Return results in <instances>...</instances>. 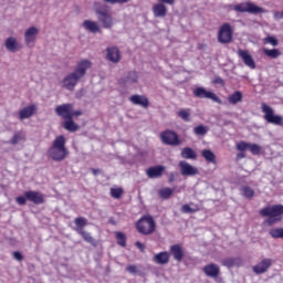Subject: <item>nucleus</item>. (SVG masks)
<instances>
[{
  "mask_svg": "<svg viewBox=\"0 0 283 283\" xmlns=\"http://www.w3.org/2000/svg\"><path fill=\"white\" fill-rule=\"evenodd\" d=\"M119 83H138V73L130 71L126 77L119 80Z\"/></svg>",
  "mask_w": 283,
  "mask_h": 283,
  "instance_id": "nucleus-32",
  "label": "nucleus"
},
{
  "mask_svg": "<svg viewBox=\"0 0 283 283\" xmlns=\"http://www.w3.org/2000/svg\"><path fill=\"white\" fill-rule=\"evenodd\" d=\"M237 54L240 56V59H242L247 67H250V70H255V60H253V56H251V53H249L248 50L240 49L238 50Z\"/></svg>",
  "mask_w": 283,
  "mask_h": 283,
  "instance_id": "nucleus-15",
  "label": "nucleus"
},
{
  "mask_svg": "<svg viewBox=\"0 0 283 283\" xmlns=\"http://www.w3.org/2000/svg\"><path fill=\"white\" fill-rule=\"evenodd\" d=\"M274 19H276L277 21H280V19H283V11H276L274 12Z\"/></svg>",
  "mask_w": 283,
  "mask_h": 283,
  "instance_id": "nucleus-53",
  "label": "nucleus"
},
{
  "mask_svg": "<svg viewBox=\"0 0 283 283\" xmlns=\"http://www.w3.org/2000/svg\"><path fill=\"white\" fill-rule=\"evenodd\" d=\"M271 264H273V261L271 259H263L261 262L252 268V271L256 275H262V273H266L269 269H271Z\"/></svg>",
  "mask_w": 283,
  "mask_h": 283,
  "instance_id": "nucleus-16",
  "label": "nucleus"
},
{
  "mask_svg": "<svg viewBox=\"0 0 283 283\" xmlns=\"http://www.w3.org/2000/svg\"><path fill=\"white\" fill-rule=\"evenodd\" d=\"M181 158L186 160H196L198 158V154L191 147H185L181 149Z\"/></svg>",
  "mask_w": 283,
  "mask_h": 283,
  "instance_id": "nucleus-29",
  "label": "nucleus"
},
{
  "mask_svg": "<svg viewBox=\"0 0 283 283\" xmlns=\"http://www.w3.org/2000/svg\"><path fill=\"white\" fill-rule=\"evenodd\" d=\"M202 271L207 277L216 279L220 275V265L216 263H209L203 266Z\"/></svg>",
  "mask_w": 283,
  "mask_h": 283,
  "instance_id": "nucleus-17",
  "label": "nucleus"
},
{
  "mask_svg": "<svg viewBox=\"0 0 283 283\" xmlns=\"http://www.w3.org/2000/svg\"><path fill=\"white\" fill-rule=\"evenodd\" d=\"M222 266H227V269H233V266H238L240 264V258H226L221 261Z\"/></svg>",
  "mask_w": 283,
  "mask_h": 283,
  "instance_id": "nucleus-30",
  "label": "nucleus"
},
{
  "mask_svg": "<svg viewBox=\"0 0 283 283\" xmlns=\"http://www.w3.org/2000/svg\"><path fill=\"white\" fill-rule=\"evenodd\" d=\"M160 140L164 145H169L170 147H178V145H181L182 143L178 133L170 129H166L160 133Z\"/></svg>",
  "mask_w": 283,
  "mask_h": 283,
  "instance_id": "nucleus-9",
  "label": "nucleus"
},
{
  "mask_svg": "<svg viewBox=\"0 0 283 283\" xmlns=\"http://www.w3.org/2000/svg\"><path fill=\"white\" fill-rule=\"evenodd\" d=\"M174 180H176V172H170L169 177H168L169 185H171V182H174Z\"/></svg>",
  "mask_w": 283,
  "mask_h": 283,
  "instance_id": "nucleus-52",
  "label": "nucleus"
},
{
  "mask_svg": "<svg viewBox=\"0 0 283 283\" xmlns=\"http://www.w3.org/2000/svg\"><path fill=\"white\" fill-rule=\"evenodd\" d=\"M13 258L14 260H17L18 262H23V254L19 251H14L13 252Z\"/></svg>",
  "mask_w": 283,
  "mask_h": 283,
  "instance_id": "nucleus-48",
  "label": "nucleus"
},
{
  "mask_svg": "<svg viewBox=\"0 0 283 283\" xmlns=\"http://www.w3.org/2000/svg\"><path fill=\"white\" fill-rule=\"evenodd\" d=\"M135 227L142 235H151L156 231V221L151 214H146L135 223Z\"/></svg>",
  "mask_w": 283,
  "mask_h": 283,
  "instance_id": "nucleus-4",
  "label": "nucleus"
},
{
  "mask_svg": "<svg viewBox=\"0 0 283 283\" xmlns=\"http://www.w3.org/2000/svg\"><path fill=\"white\" fill-rule=\"evenodd\" d=\"M217 39L223 45L233 41V27L229 22H224L219 27Z\"/></svg>",
  "mask_w": 283,
  "mask_h": 283,
  "instance_id": "nucleus-8",
  "label": "nucleus"
},
{
  "mask_svg": "<svg viewBox=\"0 0 283 283\" xmlns=\"http://www.w3.org/2000/svg\"><path fill=\"white\" fill-rule=\"evenodd\" d=\"M242 158H247V155L244 154V151H240V153L237 155V160H242Z\"/></svg>",
  "mask_w": 283,
  "mask_h": 283,
  "instance_id": "nucleus-54",
  "label": "nucleus"
},
{
  "mask_svg": "<svg viewBox=\"0 0 283 283\" xmlns=\"http://www.w3.org/2000/svg\"><path fill=\"white\" fill-rule=\"evenodd\" d=\"M91 171L93 176H98V172L101 171V169L92 168Z\"/></svg>",
  "mask_w": 283,
  "mask_h": 283,
  "instance_id": "nucleus-55",
  "label": "nucleus"
},
{
  "mask_svg": "<svg viewBox=\"0 0 283 283\" xmlns=\"http://www.w3.org/2000/svg\"><path fill=\"white\" fill-rule=\"evenodd\" d=\"M129 101L133 105H140V107H144L145 109L149 107V98L145 95H132Z\"/></svg>",
  "mask_w": 283,
  "mask_h": 283,
  "instance_id": "nucleus-20",
  "label": "nucleus"
},
{
  "mask_svg": "<svg viewBox=\"0 0 283 283\" xmlns=\"http://www.w3.org/2000/svg\"><path fill=\"white\" fill-rule=\"evenodd\" d=\"M21 140L25 142V133L23 130L15 133L9 143L10 145H17L21 143Z\"/></svg>",
  "mask_w": 283,
  "mask_h": 283,
  "instance_id": "nucleus-37",
  "label": "nucleus"
},
{
  "mask_svg": "<svg viewBox=\"0 0 283 283\" xmlns=\"http://www.w3.org/2000/svg\"><path fill=\"white\" fill-rule=\"evenodd\" d=\"M263 43L264 45H268L269 43L270 45H273V48H277L279 41L275 39V36L269 35L263 39Z\"/></svg>",
  "mask_w": 283,
  "mask_h": 283,
  "instance_id": "nucleus-44",
  "label": "nucleus"
},
{
  "mask_svg": "<svg viewBox=\"0 0 283 283\" xmlns=\"http://www.w3.org/2000/svg\"><path fill=\"white\" fill-rule=\"evenodd\" d=\"M76 116H83V112L82 111H74V108L71 109V119H73Z\"/></svg>",
  "mask_w": 283,
  "mask_h": 283,
  "instance_id": "nucleus-50",
  "label": "nucleus"
},
{
  "mask_svg": "<svg viewBox=\"0 0 283 283\" xmlns=\"http://www.w3.org/2000/svg\"><path fill=\"white\" fill-rule=\"evenodd\" d=\"M24 196L29 202L33 205H44L45 203V195L40 191L28 190L24 192Z\"/></svg>",
  "mask_w": 283,
  "mask_h": 283,
  "instance_id": "nucleus-14",
  "label": "nucleus"
},
{
  "mask_svg": "<svg viewBox=\"0 0 283 283\" xmlns=\"http://www.w3.org/2000/svg\"><path fill=\"white\" fill-rule=\"evenodd\" d=\"M129 0H117V3H128Z\"/></svg>",
  "mask_w": 283,
  "mask_h": 283,
  "instance_id": "nucleus-57",
  "label": "nucleus"
},
{
  "mask_svg": "<svg viewBox=\"0 0 283 283\" xmlns=\"http://www.w3.org/2000/svg\"><path fill=\"white\" fill-rule=\"evenodd\" d=\"M74 223L76 226L74 231H76V233L83 238V241L96 247V241L94 240V237H92V233L85 231V227H87V219L84 217H78L75 218Z\"/></svg>",
  "mask_w": 283,
  "mask_h": 283,
  "instance_id": "nucleus-5",
  "label": "nucleus"
},
{
  "mask_svg": "<svg viewBox=\"0 0 283 283\" xmlns=\"http://www.w3.org/2000/svg\"><path fill=\"white\" fill-rule=\"evenodd\" d=\"M34 112H36V106L34 105H30L20 109L19 112L20 120H25V118H31V116H34Z\"/></svg>",
  "mask_w": 283,
  "mask_h": 283,
  "instance_id": "nucleus-27",
  "label": "nucleus"
},
{
  "mask_svg": "<svg viewBox=\"0 0 283 283\" xmlns=\"http://www.w3.org/2000/svg\"><path fill=\"white\" fill-rule=\"evenodd\" d=\"M261 112L264 114V120H266V123L283 127V117L280 115H275V111H273V108L266 103L261 104Z\"/></svg>",
  "mask_w": 283,
  "mask_h": 283,
  "instance_id": "nucleus-6",
  "label": "nucleus"
},
{
  "mask_svg": "<svg viewBox=\"0 0 283 283\" xmlns=\"http://www.w3.org/2000/svg\"><path fill=\"white\" fill-rule=\"evenodd\" d=\"M262 218H268L265 223L268 227H273L283 220V205H272L262 208L259 211Z\"/></svg>",
  "mask_w": 283,
  "mask_h": 283,
  "instance_id": "nucleus-3",
  "label": "nucleus"
},
{
  "mask_svg": "<svg viewBox=\"0 0 283 283\" xmlns=\"http://www.w3.org/2000/svg\"><path fill=\"white\" fill-rule=\"evenodd\" d=\"M242 92L235 91L233 94L229 95L228 102L230 103V105H238V103H242Z\"/></svg>",
  "mask_w": 283,
  "mask_h": 283,
  "instance_id": "nucleus-31",
  "label": "nucleus"
},
{
  "mask_svg": "<svg viewBox=\"0 0 283 283\" xmlns=\"http://www.w3.org/2000/svg\"><path fill=\"white\" fill-rule=\"evenodd\" d=\"M97 19L102 23V28L105 30H112L114 28V18L107 9H97L96 10Z\"/></svg>",
  "mask_w": 283,
  "mask_h": 283,
  "instance_id": "nucleus-10",
  "label": "nucleus"
},
{
  "mask_svg": "<svg viewBox=\"0 0 283 283\" xmlns=\"http://www.w3.org/2000/svg\"><path fill=\"white\" fill-rule=\"evenodd\" d=\"M83 28L91 32L92 34H101L103 31L101 30V25H98V22H94L92 20H85L83 22Z\"/></svg>",
  "mask_w": 283,
  "mask_h": 283,
  "instance_id": "nucleus-22",
  "label": "nucleus"
},
{
  "mask_svg": "<svg viewBox=\"0 0 283 283\" xmlns=\"http://www.w3.org/2000/svg\"><path fill=\"white\" fill-rule=\"evenodd\" d=\"M237 149L238 151H247V149H249L252 156H260V154H262V146L247 142L237 144Z\"/></svg>",
  "mask_w": 283,
  "mask_h": 283,
  "instance_id": "nucleus-12",
  "label": "nucleus"
},
{
  "mask_svg": "<svg viewBox=\"0 0 283 283\" xmlns=\"http://www.w3.org/2000/svg\"><path fill=\"white\" fill-rule=\"evenodd\" d=\"M105 3H111L112 6L118 3V0H104Z\"/></svg>",
  "mask_w": 283,
  "mask_h": 283,
  "instance_id": "nucleus-56",
  "label": "nucleus"
},
{
  "mask_svg": "<svg viewBox=\"0 0 283 283\" xmlns=\"http://www.w3.org/2000/svg\"><path fill=\"white\" fill-rule=\"evenodd\" d=\"M36 34H39V29L35 27L29 28L24 33L25 44L30 46L31 43H34L36 41Z\"/></svg>",
  "mask_w": 283,
  "mask_h": 283,
  "instance_id": "nucleus-23",
  "label": "nucleus"
},
{
  "mask_svg": "<svg viewBox=\"0 0 283 283\" xmlns=\"http://www.w3.org/2000/svg\"><path fill=\"white\" fill-rule=\"evenodd\" d=\"M135 247H137V249H139V251H142V253L145 252V244H143L140 241H137L135 243Z\"/></svg>",
  "mask_w": 283,
  "mask_h": 283,
  "instance_id": "nucleus-51",
  "label": "nucleus"
},
{
  "mask_svg": "<svg viewBox=\"0 0 283 283\" xmlns=\"http://www.w3.org/2000/svg\"><path fill=\"white\" fill-rule=\"evenodd\" d=\"M170 253L177 262H182V258H185V252L182 251V247H180V244L171 245Z\"/></svg>",
  "mask_w": 283,
  "mask_h": 283,
  "instance_id": "nucleus-28",
  "label": "nucleus"
},
{
  "mask_svg": "<svg viewBox=\"0 0 283 283\" xmlns=\"http://www.w3.org/2000/svg\"><path fill=\"white\" fill-rule=\"evenodd\" d=\"M198 211H200V206L198 205H195V208L187 203L181 207V213H198Z\"/></svg>",
  "mask_w": 283,
  "mask_h": 283,
  "instance_id": "nucleus-39",
  "label": "nucleus"
},
{
  "mask_svg": "<svg viewBox=\"0 0 283 283\" xmlns=\"http://www.w3.org/2000/svg\"><path fill=\"white\" fill-rule=\"evenodd\" d=\"M126 271H128V273L135 274V273H138V268L136 265H128L126 268Z\"/></svg>",
  "mask_w": 283,
  "mask_h": 283,
  "instance_id": "nucleus-49",
  "label": "nucleus"
},
{
  "mask_svg": "<svg viewBox=\"0 0 283 283\" xmlns=\"http://www.w3.org/2000/svg\"><path fill=\"white\" fill-rule=\"evenodd\" d=\"M212 83L214 85H221V87H224V81L220 76H214V78L212 80Z\"/></svg>",
  "mask_w": 283,
  "mask_h": 283,
  "instance_id": "nucleus-47",
  "label": "nucleus"
},
{
  "mask_svg": "<svg viewBox=\"0 0 283 283\" xmlns=\"http://www.w3.org/2000/svg\"><path fill=\"white\" fill-rule=\"evenodd\" d=\"M115 238H116L117 244H119V247H127V235H125V233L116 232Z\"/></svg>",
  "mask_w": 283,
  "mask_h": 283,
  "instance_id": "nucleus-40",
  "label": "nucleus"
},
{
  "mask_svg": "<svg viewBox=\"0 0 283 283\" xmlns=\"http://www.w3.org/2000/svg\"><path fill=\"white\" fill-rule=\"evenodd\" d=\"M192 94L196 98H209L210 101H213L214 103H218L219 105H222V99H220L218 97V95H216V93H213L211 91H207L202 86L196 87L192 91Z\"/></svg>",
  "mask_w": 283,
  "mask_h": 283,
  "instance_id": "nucleus-11",
  "label": "nucleus"
},
{
  "mask_svg": "<svg viewBox=\"0 0 283 283\" xmlns=\"http://www.w3.org/2000/svg\"><path fill=\"white\" fill-rule=\"evenodd\" d=\"M201 156L205 158V160H207V163H212V165H216V154H213V151L210 149H203L201 151Z\"/></svg>",
  "mask_w": 283,
  "mask_h": 283,
  "instance_id": "nucleus-35",
  "label": "nucleus"
},
{
  "mask_svg": "<svg viewBox=\"0 0 283 283\" xmlns=\"http://www.w3.org/2000/svg\"><path fill=\"white\" fill-rule=\"evenodd\" d=\"M270 235L274 240L282 239L283 240V228H274L270 230Z\"/></svg>",
  "mask_w": 283,
  "mask_h": 283,
  "instance_id": "nucleus-41",
  "label": "nucleus"
},
{
  "mask_svg": "<svg viewBox=\"0 0 283 283\" xmlns=\"http://www.w3.org/2000/svg\"><path fill=\"white\" fill-rule=\"evenodd\" d=\"M153 14L156 19H163L167 17V7L164 3L154 4Z\"/></svg>",
  "mask_w": 283,
  "mask_h": 283,
  "instance_id": "nucleus-24",
  "label": "nucleus"
},
{
  "mask_svg": "<svg viewBox=\"0 0 283 283\" xmlns=\"http://www.w3.org/2000/svg\"><path fill=\"white\" fill-rule=\"evenodd\" d=\"M123 188H111V196L112 198H115V200H119V198H123Z\"/></svg>",
  "mask_w": 283,
  "mask_h": 283,
  "instance_id": "nucleus-42",
  "label": "nucleus"
},
{
  "mask_svg": "<svg viewBox=\"0 0 283 283\" xmlns=\"http://www.w3.org/2000/svg\"><path fill=\"white\" fill-rule=\"evenodd\" d=\"M15 202H18L20 205V207H23L25 205H28V198H25V196H19L15 198Z\"/></svg>",
  "mask_w": 283,
  "mask_h": 283,
  "instance_id": "nucleus-46",
  "label": "nucleus"
},
{
  "mask_svg": "<svg viewBox=\"0 0 283 283\" xmlns=\"http://www.w3.org/2000/svg\"><path fill=\"white\" fill-rule=\"evenodd\" d=\"M63 127L66 129V132H78V124L74 123V119L72 118L65 119Z\"/></svg>",
  "mask_w": 283,
  "mask_h": 283,
  "instance_id": "nucleus-33",
  "label": "nucleus"
},
{
  "mask_svg": "<svg viewBox=\"0 0 283 283\" xmlns=\"http://www.w3.org/2000/svg\"><path fill=\"white\" fill-rule=\"evenodd\" d=\"M6 48L9 52H19L23 49V45H21L19 42H17L15 38H8L6 40Z\"/></svg>",
  "mask_w": 283,
  "mask_h": 283,
  "instance_id": "nucleus-25",
  "label": "nucleus"
},
{
  "mask_svg": "<svg viewBox=\"0 0 283 283\" xmlns=\"http://www.w3.org/2000/svg\"><path fill=\"white\" fill-rule=\"evenodd\" d=\"M169 260L170 254L167 251L156 253L153 258V262H155V264H160L161 266L165 264H169Z\"/></svg>",
  "mask_w": 283,
  "mask_h": 283,
  "instance_id": "nucleus-21",
  "label": "nucleus"
},
{
  "mask_svg": "<svg viewBox=\"0 0 283 283\" xmlns=\"http://www.w3.org/2000/svg\"><path fill=\"white\" fill-rule=\"evenodd\" d=\"M242 191L245 198H253L255 196V191L249 186L243 187Z\"/></svg>",
  "mask_w": 283,
  "mask_h": 283,
  "instance_id": "nucleus-45",
  "label": "nucleus"
},
{
  "mask_svg": "<svg viewBox=\"0 0 283 283\" xmlns=\"http://www.w3.org/2000/svg\"><path fill=\"white\" fill-rule=\"evenodd\" d=\"M72 109H74V104L67 103L55 107V114L64 120L72 118Z\"/></svg>",
  "mask_w": 283,
  "mask_h": 283,
  "instance_id": "nucleus-13",
  "label": "nucleus"
},
{
  "mask_svg": "<svg viewBox=\"0 0 283 283\" xmlns=\"http://www.w3.org/2000/svg\"><path fill=\"white\" fill-rule=\"evenodd\" d=\"M232 10H234V12L241 13L248 12L249 14H264V12H266L264 8L258 7L251 1L234 4Z\"/></svg>",
  "mask_w": 283,
  "mask_h": 283,
  "instance_id": "nucleus-7",
  "label": "nucleus"
},
{
  "mask_svg": "<svg viewBox=\"0 0 283 283\" xmlns=\"http://www.w3.org/2000/svg\"><path fill=\"white\" fill-rule=\"evenodd\" d=\"M90 67H92V62L90 60H81L80 62H77L74 71L66 75L62 81L64 90H69V92H74V87L78 85V81H81V78H84Z\"/></svg>",
  "mask_w": 283,
  "mask_h": 283,
  "instance_id": "nucleus-1",
  "label": "nucleus"
},
{
  "mask_svg": "<svg viewBox=\"0 0 283 283\" xmlns=\"http://www.w3.org/2000/svg\"><path fill=\"white\" fill-rule=\"evenodd\" d=\"M208 132L209 129H207V126L205 125H199L193 128V133L196 134V136H206Z\"/></svg>",
  "mask_w": 283,
  "mask_h": 283,
  "instance_id": "nucleus-43",
  "label": "nucleus"
},
{
  "mask_svg": "<svg viewBox=\"0 0 283 283\" xmlns=\"http://www.w3.org/2000/svg\"><path fill=\"white\" fill-rule=\"evenodd\" d=\"M158 196L159 198H161L163 200H169L170 196H174V189L171 188H161L158 191Z\"/></svg>",
  "mask_w": 283,
  "mask_h": 283,
  "instance_id": "nucleus-38",
  "label": "nucleus"
},
{
  "mask_svg": "<svg viewBox=\"0 0 283 283\" xmlns=\"http://www.w3.org/2000/svg\"><path fill=\"white\" fill-rule=\"evenodd\" d=\"M178 117L181 118V120H185V123H190L191 122V109L187 108H181L177 113Z\"/></svg>",
  "mask_w": 283,
  "mask_h": 283,
  "instance_id": "nucleus-34",
  "label": "nucleus"
},
{
  "mask_svg": "<svg viewBox=\"0 0 283 283\" xmlns=\"http://www.w3.org/2000/svg\"><path fill=\"white\" fill-rule=\"evenodd\" d=\"M165 171V166H151L146 170L148 178H160Z\"/></svg>",
  "mask_w": 283,
  "mask_h": 283,
  "instance_id": "nucleus-26",
  "label": "nucleus"
},
{
  "mask_svg": "<svg viewBox=\"0 0 283 283\" xmlns=\"http://www.w3.org/2000/svg\"><path fill=\"white\" fill-rule=\"evenodd\" d=\"M179 169L181 176H197L198 174V168L191 166L187 161H179Z\"/></svg>",
  "mask_w": 283,
  "mask_h": 283,
  "instance_id": "nucleus-18",
  "label": "nucleus"
},
{
  "mask_svg": "<svg viewBox=\"0 0 283 283\" xmlns=\"http://www.w3.org/2000/svg\"><path fill=\"white\" fill-rule=\"evenodd\" d=\"M263 54L269 56V59H279V56H282L280 49H264Z\"/></svg>",
  "mask_w": 283,
  "mask_h": 283,
  "instance_id": "nucleus-36",
  "label": "nucleus"
},
{
  "mask_svg": "<svg viewBox=\"0 0 283 283\" xmlns=\"http://www.w3.org/2000/svg\"><path fill=\"white\" fill-rule=\"evenodd\" d=\"M106 59L111 61V63H119L120 62V51L116 46H111L106 49Z\"/></svg>",
  "mask_w": 283,
  "mask_h": 283,
  "instance_id": "nucleus-19",
  "label": "nucleus"
},
{
  "mask_svg": "<svg viewBox=\"0 0 283 283\" xmlns=\"http://www.w3.org/2000/svg\"><path fill=\"white\" fill-rule=\"evenodd\" d=\"M65 136L59 135L53 140L51 147L48 150L49 158L55 163H63L70 156V150H67Z\"/></svg>",
  "mask_w": 283,
  "mask_h": 283,
  "instance_id": "nucleus-2",
  "label": "nucleus"
}]
</instances>
